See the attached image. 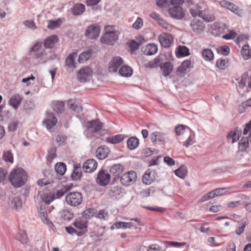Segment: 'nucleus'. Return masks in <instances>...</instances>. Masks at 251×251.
<instances>
[{
    "instance_id": "obj_32",
    "label": "nucleus",
    "mask_w": 251,
    "mask_h": 251,
    "mask_svg": "<svg viewBox=\"0 0 251 251\" xmlns=\"http://www.w3.org/2000/svg\"><path fill=\"white\" fill-rule=\"evenodd\" d=\"M241 54L244 60H248L251 57V49L249 44L244 45L241 50Z\"/></svg>"
},
{
    "instance_id": "obj_26",
    "label": "nucleus",
    "mask_w": 251,
    "mask_h": 251,
    "mask_svg": "<svg viewBox=\"0 0 251 251\" xmlns=\"http://www.w3.org/2000/svg\"><path fill=\"white\" fill-rule=\"evenodd\" d=\"M240 135L241 131L236 128L234 130L230 131L227 135V141L234 143L239 140Z\"/></svg>"
},
{
    "instance_id": "obj_25",
    "label": "nucleus",
    "mask_w": 251,
    "mask_h": 251,
    "mask_svg": "<svg viewBox=\"0 0 251 251\" xmlns=\"http://www.w3.org/2000/svg\"><path fill=\"white\" fill-rule=\"evenodd\" d=\"M176 134L181 137L180 139H184L187 134H190L191 129L188 127L183 125H178L175 128Z\"/></svg>"
},
{
    "instance_id": "obj_61",
    "label": "nucleus",
    "mask_w": 251,
    "mask_h": 251,
    "mask_svg": "<svg viewBox=\"0 0 251 251\" xmlns=\"http://www.w3.org/2000/svg\"><path fill=\"white\" fill-rule=\"evenodd\" d=\"M250 132L249 139L250 141L251 142V120L250 122L247 124L243 131V134L247 135Z\"/></svg>"
},
{
    "instance_id": "obj_10",
    "label": "nucleus",
    "mask_w": 251,
    "mask_h": 251,
    "mask_svg": "<svg viewBox=\"0 0 251 251\" xmlns=\"http://www.w3.org/2000/svg\"><path fill=\"white\" fill-rule=\"evenodd\" d=\"M227 28V26L226 24L215 22L211 25L209 30L213 34L219 36L224 33L225 29Z\"/></svg>"
},
{
    "instance_id": "obj_42",
    "label": "nucleus",
    "mask_w": 251,
    "mask_h": 251,
    "mask_svg": "<svg viewBox=\"0 0 251 251\" xmlns=\"http://www.w3.org/2000/svg\"><path fill=\"white\" fill-rule=\"evenodd\" d=\"M91 51L90 50H88L81 53L79 55L78 59L79 63H82L88 60L91 57Z\"/></svg>"
},
{
    "instance_id": "obj_24",
    "label": "nucleus",
    "mask_w": 251,
    "mask_h": 251,
    "mask_svg": "<svg viewBox=\"0 0 251 251\" xmlns=\"http://www.w3.org/2000/svg\"><path fill=\"white\" fill-rule=\"evenodd\" d=\"M109 153V149L105 146H100L96 150L97 157L100 160L106 158Z\"/></svg>"
},
{
    "instance_id": "obj_55",
    "label": "nucleus",
    "mask_w": 251,
    "mask_h": 251,
    "mask_svg": "<svg viewBox=\"0 0 251 251\" xmlns=\"http://www.w3.org/2000/svg\"><path fill=\"white\" fill-rule=\"evenodd\" d=\"M237 32L233 30H229L228 33L223 36V38L226 40H230L234 39L237 36Z\"/></svg>"
},
{
    "instance_id": "obj_1",
    "label": "nucleus",
    "mask_w": 251,
    "mask_h": 251,
    "mask_svg": "<svg viewBox=\"0 0 251 251\" xmlns=\"http://www.w3.org/2000/svg\"><path fill=\"white\" fill-rule=\"evenodd\" d=\"M9 179L14 187H20L25 183L27 179V175L23 169H15L11 172Z\"/></svg>"
},
{
    "instance_id": "obj_22",
    "label": "nucleus",
    "mask_w": 251,
    "mask_h": 251,
    "mask_svg": "<svg viewBox=\"0 0 251 251\" xmlns=\"http://www.w3.org/2000/svg\"><path fill=\"white\" fill-rule=\"evenodd\" d=\"M97 167V162L93 159L87 160L83 165V169L86 173H91L94 171Z\"/></svg>"
},
{
    "instance_id": "obj_2",
    "label": "nucleus",
    "mask_w": 251,
    "mask_h": 251,
    "mask_svg": "<svg viewBox=\"0 0 251 251\" xmlns=\"http://www.w3.org/2000/svg\"><path fill=\"white\" fill-rule=\"evenodd\" d=\"M66 201L72 206H76L80 204L83 201L81 194L78 192H70L66 196Z\"/></svg>"
},
{
    "instance_id": "obj_19",
    "label": "nucleus",
    "mask_w": 251,
    "mask_h": 251,
    "mask_svg": "<svg viewBox=\"0 0 251 251\" xmlns=\"http://www.w3.org/2000/svg\"><path fill=\"white\" fill-rule=\"evenodd\" d=\"M158 50L157 46L153 43H149L142 48L143 53L147 55H152L155 54Z\"/></svg>"
},
{
    "instance_id": "obj_18",
    "label": "nucleus",
    "mask_w": 251,
    "mask_h": 251,
    "mask_svg": "<svg viewBox=\"0 0 251 251\" xmlns=\"http://www.w3.org/2000/svg\"><path fill=\"white\" fill-rule=\"evenodd\" d=\"M109 34H112V41L117 40L118 39V34L115 29L114 25H107L104 28V34L102 36L103 41L105 39H107L109 36Z\"/></svg>"
},
{
    "instance_id": "obj_44",
    "label": "nucleus",
    "mask_w": 251,
    "mask_h": 251,
    "mask_svg": "<svg viewBox=\"0 0 251 251\" xmlns=\"http://www.w3.org/2000/svg\"><path fill=\"white\" fill-rule=\"evenodd\" d=\"M55 169L57 174L63 175L66 171V166L63 163H58L55 166Z\"/></svg>"
},
{
    "instance_id": "obj_41",
    "label": "nucleus",
    "mask_w": 251,
    "mask_h": 251,
    "mask_svg": "<svg viewBox=\"0 0 251 251\" xmlns=\"http://www.w3.org/2000/svg\"><path fill=\"white\" fill-rule=\"evenodd\" d=\"M16 238L17 240L24 244H26L28 242L27 235L25 230L19 231Z\"/></svg>"
},
{
    "instance_id": "obj_40",
    "label": "nucleus",
    "mask_w": 251,
    "mask_h": 251,
    "mask_svg": "<svg viewBox=\"0 0 251 251\" xmlns=\"http://www.w3.org/2000/svg\"><path fill=\"white\" fill-rule=\"evenodd\" d=\"M76 53L75 52H73L70 54L66 58L65 64L66 66L70 68H75V64L74 62L75 57L76 56Z\"/></svg>"
},
{
    "instance_id": "obj_45",
    "label": "nucleus",
    "mask_w": 251,
    "mask_h": 251,
    "mask_svg": "<svg viewBox=\"0 0 251 251\" xmlns=\"http://www.w3.org/2000/svg\"><path fill=\"white\" fill-rule=\"evenodd\" d=\"M132 226V225L130 223L122 222H116L113 225L114 228L117 229L130 228Z\"/></svg>"
},
{
    "instance_id": "obj_46",
    "label": "nucleus",
    "mask_w": 251,
    "mask_h": 251,
    "mask_svg": "<svg viewBox=\"0 0 251 251\" xmlns=\"http://www.w3.org/2000/svg\"><path fill=\"white\" fill-rule=\"evenodd\" d=\"M189 54V50L185 46H180L177 49V55L178 56H186Z\"/></svg>"
},
{
    "instance_id": "obj_62",
    "label": "nucleus",
    "mask_w": 251,
    "mask_h": 251,
    "mask_svg": "<svg viewBox=\"0 0 251 251\" xmlns=\"http://www.w3.org/2000/svg\"><path fill=\"white\" fill-rule=\"evenodd\" d=\"M156 5L160 8L167 7L169 5V1L167 0H157Z\"/></svg>"
},
{
    "instance_id": "obj_17",
    "label": "nucleus",
    "mask_w": 251,
    "mask_h": 251,
    "mask_svg": "<svg viewBox=\"0 0 251 251\" xmlns=\"http://www.w3.org/2000/svg\"><path fill=\"white\" fill-rule=\"evenodd\" d=\"M151 142L155 144H164L166 140L165 134L161 132L155 131L150 135Z\"/></svg>"
},
{
    "instance_id": "obj_59",
    "label": "nucleus",
    "mask_w": 251,
    "mask_h": 251,
    "mask_svg": "<svg viewBox=\"0 0 251 251\" xmlns=\"http://www.w3.org/2000/svg\"><path fill=\"white\" fill-rule=\"evenodd\" d=\"M192 63L190 60H187L182 62L180 66V69L183 71H186L191 67Z\"/></svg>"
},
{
    "instance_id": "obj_13",
    "label": "nucleus",
    "mask_w": 251,
    "mask_h": 251,
    "mask_svg": "<svg viewBox=\"0 0 251 251\" xmlns=\"http://www.w3.org/2000/svg\"><path fill=\"white\" fill-rule=\"evenodd\" d=\"M220 5L222 7L225 8L235 14L239 15L240 13V9L237 6L227 0H221L220 1Z\"/></svg>"
},
{
    "instance_id": "obj_20",
    "label": "nucleus",
    "mask_w": 251,
    "mask_h": 251,
    "mask_svg": "<svg viewBox=\"0 0 251 251\" xmlns=\"http://www.w3.org/2000/svg\"><path fill=\"white\" fill-rule=\"evenodd\" d=\"M88 130L92 132H97L102 128V123L98 120L89 121L87 124Z\"/></svg>"
},
{
    "instance_id": "obj_3",
    "label": "nucleus",
    "mask_w": 251,
    "mask_h": 251,
    "mask_svg": "<svg viewBox=\"0 0 251 251\" xmlns=\"http://www.w3.org/2000/svg\"><path fill=\"white\" fill-rule=\"evenodd\" d=\"M49 208V206L41 203L38 210V213L42 222L50 227H52L53 226V223L50 220L48 215V213L50 212Z\"/></svg>"
},
{
    "instance_id": "obj_38",
    "label": "nucleus",
    "mask_w": 251,
    "mask_h": 251,
    "mask_svg": "<svg viewBox=\"0 0 251 251\" xmlns=\"http://www.w3.org/2000/svg\"><path fill=\"white\" fill-rule=\"evenodd\" d=\"M203 58L207 61H210L214 59V53L213 51L209 49H203L201 52Z\"/></svg>"
},
{
    "instance_id": "obj_16",
    "label": "nucleus",
    "mask_w": 251,
    "mask_h": 251,
    "mask_svg": "<svg viewBox=\"0 0 251 251\" xmlns=\"http://www.w3.org/2000/svg\"><path fill=\"white\" fill-rule=\"evenodd\" d=\"M110 179V175L105 173L103 171H100L98 174L96 182L101 186H105L109 183Z\"/></svg>"
},
{
    "instance_id": "obj_15",
    "label": "nucleus",
    "mask_w": 251,
    "mask_h": 251,
    "mask_svg": "<svg viewBox=\"0 0 251 251\" xmlns=\"http://www.w3.org/2000/svg\"><path fill=\"white\" fill-rule=\"evenodd\" d=\"M100 32V27L98 25H91L87 29L85 35L90 39L97 38Z\"/></svg>"
},
{
    "instance_id": "obj_33",
    "label": "nucleus",
    "mask_w": 251,
    "mask_h": 251,
    "mask_svg": "<svg viewBox=\"0 0 251 251\" xmlns=\"http://www.w3.org/2000/svg\"><path fill=\"white\" fill-rule=\"evenodd\" d=\"M119 74L124 77H129L133 74V71L131 67L127 65H123L119 69Z\"/></svg>"
},
{
    "instance_id": "obj_57",
    "label": "nucleus",
    "mask_w": 251,
    "mask_h": 251,
    "mask_svg": "<svg viewBox=\"0 0 251 251\" xmlns=\"http://www.w3.org/2000/svg\"><path fill=\"white\" fill-rule=\"evenodd\" d=\"M248 107H251V99H249L246 101L243 102L239 107L240 113H243L245 111V109Z\"/></svg>"
},
{
    "instance_id": "obj_56",
    "label": "nucleus",
    "mask_w": 251,
    "mask_h": 251,
    "mask_svg": "<svg viewBox=\"0 0 251 251\" xmlns=\"http://www.w3.org/2000/svg\"><path fill=\"white\" fill-rule=\"evenodd\" d=\"M56 149L54 148H51L49 151L48 155L47 156V160L48 161L51 162L53 159L56 157Z\"/></svg>"
},
{
    "instance_id": "obj_64",
    "label": "nucleus",
    "mask_w": 251,
    "mask_h": 251,
    "mask_svg": "<svg viewBox=\"0 0 251 251\" xmlns=\"http://www.w3.org/2000/svg\"><path fill=\"white\" fill-rule=\"evenodd\" d=\"M95 216L100 219H105L108 217V214L103 210H101L98 213H96Z\"/></svg>"
},
{
    "instance_id": "obj_34",
    "label": "nucleus",
    "mask_w": 251,
    "mask_h": 251,
    "mask_svg": "<svg viewBox=\"0 0 251 251\" xmlns=\"http://www.w3.org/2000/svg\"><path fill=\"white\" fill-rule=\"evenodd\" d=\"M68 105L70 108L78 112L82 110L81 104L78 100H70L68 101Z\"/></svg>"
},
{
    "instance_id": "obj_8",
    "label": "nucleus",
    "mask_w": 251,
    "mask_h": 251,
    "mask_svg": "<svg viewBox=\"0 0 251 251\" xmlns=\"http://www.w3.org/2000/svg\"><path fill=\"white\" fill-rule=\"evenodd\" d=\"M136 178V173L134 171H131L124 174L120 178V181L123 185L129 186L135 182Z\"/></svg>"
},
{
    "instance_id": "obj_39",
    "label": "nucleus",
    "mask_w": 251,
    "mask_h": 251,
    "mask_svg": "<svg viewBox=\"0 0 251 251\" xmlns=\"http://www.w3.org/2000/svg\"><path fill=\"white\" fill-rule=\"evenodd\" d=\"M138 40V42L134 40L129 42L128 45L131 50H134L137 49L139 46L145 41V39L141 37H140V39Z\"/></svg>"
},
{
    "instance_id": "obj_43",
    "label": "nucleus",
    "mask_w": 251,
    "mask_h": 251,
    "mask_svg": "<svg viewBox=\"0 0 251 251\" xmlns=\"http://www.w3.org/2000/svg\"><path fill=\"white\" fill-rule=\"evenodd\" d=\"M187 173V170L185 166H181L178 169L175 171L176 176L181 178H184Z\"/></svg>"
},
{
    "instance_id": "obj_54",
    "label": "nucleus",
    "mask_w": 251,
    "mask_h": 251,
    "mask_svg": "<svg viewBox=\"0 0 251 251\" xmlns=\"http://www.w3.org/2000/svg\"><path fill=\"white\" fill-rule=\"evenodd\" d=\"M62 21L60 19L56 21L51 20L49 22L48 27L50 29H54L58 27L61 24Z\"/></svg>"
},
{
    "instance_id": "obj_51",
    "label": "nucleus",
    "mask_w": 251,
    "mask_h": 251,
    "mask_svg": "<svg viewBox=\"0 0 251 251\" xmlns=\"http://www.w3.org/2000/svg\"><path fill=\"white\" fill-rule=\"evenodd\" d=\"M3 159L6 162L12 163L13 162V157L11 151H8L4 152L3 154Z\"/></svg>"
},
{
    "instance_id": "obj_11",
    "label": "nucleus",
    "mask_w": 251,
    "mask_h": 251,
    "mask_svg": "<svg viewBox=\"0 0 251 251\" xmlns=\"http://www.w3.org/2000/svg\"><path fill=\"white\" fill-rule=\"evenodd\" d=\"M226 192L225 188L216 189L204 195L200 200V202L206 201L209 199L224 195Z\"/></svg>"
},
{
    "instance_id": "obj_4",
    "label": "nucleus",
    "mask_w": 251,
    "mask_h": 251,
    "mask_svg": "<svg viewBox=\"0 0 251 251\" xmlns=\"http://www.w3.org/2000/svg\"><path fill=\"white\" fill-rule=\"evenodd\" d=\"M196 9L190 7V12L193 17L198 16L201 18L206 22H211L215 20V18L214 14L211 13H205L200 9V8L196 6Z\"/></svg>"
},
{
    "instance_id": "obj_14",
    "label": "nucleus",
    "mask_w": 251,
    "mask_h": 251,
    "mask_svg": "<svg viewBox=\"0 0 251 251\" xmlns=\"http://www.w3.org/2000/svg\"><path fill=\"white\" fill-rule=\"evenodd\" d=\"M191 26L193 31L196 34H201L203 32L205 29V25L201 21L194 19L191 23Z\"/></svg>"
},
{
    "instance_id": "obj_21",
    "label": "nucleus",
    "mask_w": 251,
    "mask_h": 251,
    "mask_svg": "<svg viewBox=\"0 0 251 251\" xmlns=\"http://www.w3.org/2000/svg\"><path fill=\"white\" fill-rule=\"evenodd\" d=\"M73 225L77 229L81 230V231L77 232V234L78 235H82L86 230V228L87 227V222L82 219H78L74 222Z\"/></svg>"
},
{
    "instance_id": "obj_28",
    "label": "nucleus",
    "mask_w": 251,
    "mask_h": 251,
    "mask_svg": "<svg viewBox=\"0 0 251 251\" xmlns=\"http://www.w3.org/2000/svg\"><path fill=\"white\" fill-rule=\"evenodd\" d=\"M58 38L56 35H53L49 36L44 41V46L46 48L51 49L55 44L58 42Z\"/></svg>"
},
{
    "instance_id": "obj_30",
    "label": "nucleus",
    "mask_w": 251,
    "mask_h": 251,
    "mask_svg": "<svg viewBox=\"0 0 251 251\" xmlns=\"http://www.w3.org/2000/svg\"><path fill=\"white\" fill-rule=\"evenodd\" d=\"M125 138L124 135L118 134L110 137H108L105 139V141L109 144H116L123 141Z\"/></svg>"
},
{
    "instance_id": "obj_53",
    "label": "nucleus",
    "mask_w": 251,
    "mask_h": 251,
    "mask_svg": "<svg viewBox=\"0 0 251 251\" xmlns=\"http://www.w3.org/2000/svg\"><path fill=\"white\" fill-rule=\"evenodd\" d=\"M227 62L226 59H219L216 61V66L219 69L224 70L226 67Z\"/></svg>"
},
{
    "instance_id": "obj_9",
    "label": "nucleus",
    "mask_w": 251,
    "mask_h": 251,
    "mask_svg": "<svg viewBox=\"0 0 251 251\" xmlns=\"http://www.w3.org/2000/svg\"><path fill=\"white\" fill-rule=\"evenodd\" d=\"M124 63L123 59L119 56L113 57L109 61L108 64V71L109 72L116 73L117 72L119 67Z\"/></svg>"
},
{
    "instance_id": "obj_49",
    "label": "nucleus",
    "mask_w": 251,
    "mask_h": 251,
    "mask_svg": "<svg viewBox=\"0 0 251 251\" xmlns=\"http://www.w3.org/2000/svg\"><path fill=\"white\" fill-rule=\"evenodd\" d=\"M249 137L248 139L242 138L239 142V148L241 151H243L246 150L249 146Z\"/></svg>"
},
{
    "instance_id": "obj_6",
    "label": "nucleus",
    "mask_w": 251,
    "mask_h": 251,
    "mask_svg": "<svg viewBox=\"0 0 251 251\" xmlns=\"http://www.w3.org/2000/svg\"><path fill=\"white\" fill-rule=\"evenodd\" d=\"M157 177V174L155 170L149 169L143 175L142 181L145 185H149L156 181Z\"/></svg>"
},
{
    "instance_id": "obj_47",
    "label": "nucleus",
    "mask_w": 251,
    "mask_h": 251,
    "mask_svg": "<svg viewBox=\"0 0 251 251\" xmlns=\"http://www.w3.org/2000/svg\"><path fill=\"white\" fill-rule=\"evenodd\" d=\"M53 108L57 113L61 112L64 110V104L62 101H54L53 102Z\"/></svg>"
},
{
    "instance_id": "obj_7",
    "label": "nucleus",
    "mask_w": 251,
    "mask_h": 251,
    "mask_svg": "<svg viewBox=\"0 0 251 251\" xmlns=\"http://www.w3.org/2000/svg\"><path fill=\"white\" fill-rule=\"evenodd\" d=\"M158 40L162 47L167 48L173 45L174 37L171 34L163 32L159 35Z\"/></svg>"
},
{
    "instance_id": "obj_23",
    "label": "nucleus",
    "mask_w": 251,
    "mask_h": 251,
    "mask_svg": "<svg viewBox=\"0 0 251 251\" xmlns=\"http://www.w3.org/2000/svg\"><path fill=\"white\" fill-rule=\"evenodd\" d=\"M57 122V119L54 117L52 113H48L47 118L43 121L44 124L49 129L53 127Z\"/></svg>"
},
{
    "instance_id": "obj_36",
    "label": "nucleus",
    "mask_w": 251,
    "mask_h": 251,
    "mask_svg": "<svg viewBox=\"0 0 251 251\" xmlns=\"http://www.w3.org/2000/svg\"><path fill=\"white\" fill-rule=\"evenodd\" d=\"M187 137V140L183 142V145L185 147H188L189 146L192 145L195 142V134L193 131H191L190 134H187L184 136V138Z\"/></svg>"
},
{
    "instance_id": "obj_58",
    "label": "nucleus",
    "mask_w": 251,
    "mask_h": 251,
    "mask_svg": "<svg viewBox=\"0 0 251 251\" xmlns=\"http://www.w3.org/2000/svg\"><path fill=\"white\" fill-rule=\"evenodd\" d=\"M143 25V20L138 17L136 21L133 24L132 27L135 29H139L142 27Z\"/></svg>"
},
{
    "instance_id": "obj_52",
    "label": "nucleus",
    "mask_w": 251,
    "mask_h": 251,
    "mask_svg": "<svg viewBox=\"0 0 251 251\" xmlns=\"http://www.w3.org/2000/svg\"><path fill=\"white\" fill-rule=\"evenodd\" d=\"M249 78V75L247 73L243 74L241 77V79L238 83L239 87L243 88L246 84L247 79Z\"/></svg>"
},
{
    "instance_id": "obj_60",
    "label": "nucleus",
    "mask_w": 251,
    "mask_h": 251,
    "mask_svg": "<svg viewBox=\"0 0 251 251\" xmlns=\"http://www.w3.org/2000/svg\"><path fill=\"white\" fill-rule=\"evenodd\" d=\"M160 60L158 58H155L154 60L150 61L148 64V67L151 68H155L158 67L159 66H160Z\"/></svg>"
},
{
    "instance_id": "obj_27",
    "label": "nucleus",
    "mask_w": 251,
    "mask_h": 251,
    "mask_svg": "<svg viewBox=\"0 0 251 251\" xmlns=\"http://www.w3.org/2000/svg\"><path fill=\"white\" fill-rule=\"evenodd\" d=\"M22 97L19 94L12 96L9 100V104L14 109H17L21 103Z\"/></svg>"
},
{
    "instance_id": "obj_63",
    "label": "nucleus",
    "mask_w": 251,
    "mask_h": 251,
    "mask_svg": "<svg viewBox=\"0 0 251 251\" xmlns=\"http://www.w3.org/2000/svg\"><path fill=\"white\" fill-rule=\"evenodd\" d=\"M167 244L169 246L175 247H180L186 245L185 242H177L174 241H168Z\"/></svg>"
},
{
    "instance_id": "obj_12",
    "label": "nucleus",
    "mask_w": 251,
    "mask_h": 251,
    "mask_svg": "<svg viewBox=\"0 0 251 251\" xmlns=\"http://www.w3.org/2000/svg\"><path fill=\"white\" fill-rule=\"evenodd\" d=\"M169 13L171 17L177 19H181L185 16L183 9L178 6H174L169 9Z\"/></svg>"
},
{
    "instance_id": "obj_31",
    "label": "nucleus",
    "mask_w": 251,
    "mask_h": 251,
    "mask_svg": "<svg viewBox=\"0 0 251 251\" xmlns=\"http://www.w3.org/2000/svg\"><path fill=\"white\" fill-rule=\"evenodd\" d=\"M42 201L46 204H50L55 199V194L51 193H44L41 195Z\"/></svg>"
},
{
    "instance_id": "obj_48",
    "label": "nucleus",
    "mask_w": 251,
    "mask_h": 251,
    "mask_svg": "<svg viewBox=\"0 0 251 251\" xmlns=\"http://www.w3.org/2000/svg\"><path fill=\"white\" fill-rule=\"evenodd\" d=\"M96 213L94 208H88L85 210L82 213L83 217L85 219H90L95 216Z\"/></svg>"
},
{
    "instance_id": "obj_35",
    "label": "nucleus",
    "mask_w": 251,
    "mask_h": 251,
    "mask_svg": "<svg viewBox=\"0 0 251 251\" xmlns=\"http://www.w3.org/2000/svg\"><path fill=\"white\" fill-rule=\"evenodd\" d=\"M139 140L135 137H130L127 141V146L129 149L132 150L138 147Z\"/></svg>"
},
{
    "instance_id": "obj_29",
    "label": "nucleus",
    "mask_w": 251,
    "mask_h": 251,
    "mask_svg": "<svg viewBox=\"0 0 251 251\" xmlns=\"http://www.w3.org/2000/svg\"><path fill=\"white\" fill-rule=\"evenodd\" d=\"M160 68L164 76H167L172 72L174 66L171 63L165 62L160 65Z\"/></svg>"
},
{
    "instance_id": "obj_5",
    "label": "nucleus",
    "mask_w": 251,
    "mask_h": 251,
    "mask_svg": "<svg viewBox=\"0 0 251 251\" xmlns=\"http://www.w3.org/2000/svg\"><path fill=\"white\" fill-rule=\"evenodd\" d=\"M92 69L88 66H85L79 70L77 74V78L79 81L85 82L92 78Z\"/></svg>"
},
{
    "instance_id": "obj_37",
    "label": "nucleus",
    "mask_w": 251,
    "mask_h": 251,
    "mask_svg": "<svg viewBox=\"0 0 251 251\" xmlns=\"http://www.w3.org/2000/svg\"><path fill=\"white\" fill-rule=\"evenodd\" d=\"M85 7L84 4L78 3L75 4L72 8V11L74 15H79L81 14L85 10Z\"/></svg>"
},
{
    "instance_id": "obj_50",
    "label": "nucleus",
    "mask_w": 251,
    "mask_h": 251,
    "mask_svg": "<svg viewBox=\"0 0 251 251\" xmlns=\"http://www.w3.org/2000/svg\"><path fill=\"white\" fill-rule=\"evenodd\" d=\"M218 53L223 55H227L230 51V49L227 46H223L218 47L217 49Z\"/></svg>"
}]
</instances>
